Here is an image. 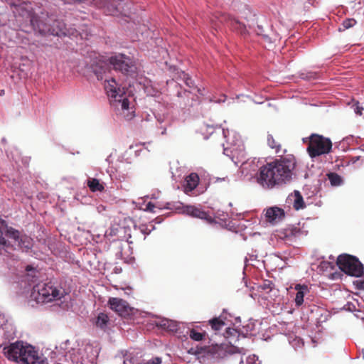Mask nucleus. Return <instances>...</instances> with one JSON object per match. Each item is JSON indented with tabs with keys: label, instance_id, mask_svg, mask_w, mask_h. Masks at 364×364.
I'll list each match as a JSON object with an SVG mask.
<instances>
[{
	"label": "nucleus",
	"instance_id": "1",
	"mask_svg": "<svg viewBox=\"0 0 364 364\" xmlns=\"http://www.w3.org/2000/svg\"><path fill=\"white\" fill-rule=\"evenodd\" d=\"M296 160L289 155L260 167L257 182L264 189H273L289 183L295 177Z\"/></svg>",
	"mask_w": 364,
	"mask_h": 364
},
{
	"label": "nucleus",
	"instance_id": "2",
	"mask_svg": "<svg viewBox=\"0 0 364 364\" xmlns=\"http://www.w3.org/2000/svg\"><path fill=\"white\" fill-rule=\"evenodd\" d=\"M105 90L115 114L120 119H132L135 116L133 97L127 94L113 77L105 80Z\"/></svg>",
	"mask_w": 364,
	"mask_h": 364
},
{
	"label": "nucleus",
	"instance_id": "3",
	"mask_svg": "<svg viewBox=\"0 0 364 364\" xmlns=\"http://www.w3.org/2000/svg\"><path fill=\"white\" fill-rule=\"evenodd\" d=\"M31 247V239L18 230L9 227L0 215V255L11 257L15 260L11 251L21 250L27 251Z\"/></svg>",
	"mask_w": 364,
	"mask_h": 364
},
{
	"label": "nucleus",
	"instance_id": "4",
	"mask_svg": "<svg viewBox=\"0 0 364 364\" xmlns=\"http://www.w3.org/2000/svg\"><path fill=\"white\" fill-rule=\"evenodd\" d=\"M31 24L36 32L41 35L54 36L75 37L78 31L75 28H68L65 23L60 21L55 14L41 13V16L33 15L31 18Z\"/></svg>",
	"mask_w": 364,
	"mask_h": 364
},
{
	"label": "nucleus",
	"instance_id": "5",
	"mask_svg": "<svg viewBox=\"0 0 364 364\" xmlns=\"http://www.w3.org/2000/svg\"><path fill=\"white\" fill-rule=\"evenodd\" d=\"M4 353L11 360L24 364H48V359L33 346L23 341H16L4 346Z\"/></svg>",
	"mask_w": 364,
	"mask_h": 364
},
{
	"label": "nucleus",
	"instance_id": "6",
	"mask_svg": "<svg viewBox=\"0 0 364 364\" xmlns=\"http://www.w3.org/2000/svg\"><path fill=\"white\" fill-rule=\"evenodd\" d=\"M64 291L59 289L52 283H39L34 286L31 293V299L38 304L48 303L60 299Z\"/></svg>",
	"mask_w": 364,
	"mask_h": 364
},
{
	"label": "nucleus",
	"instance_id": "7",
	"mask_svg": "<svg viewBox=\"0 0 364 364\" xmlns=\"http://www.w3.org/2000/svg\"><path fill=\"white\" fill-rule=\"evenodd\" d=\"M223 134L226 139V144H223V154L231 158L232 161L235 157L245 158V146L240 136L233 131L224 129H223Z\"/></svg>",
	"mask_w": 364,
	"mask_h": 364
},
{
	"label": "nucleus",
	"instance_id": "8",
	"mask_svg": "<svg viewBox=\"0 0 364 364\" xmlns=\"http://www.w3.org/2000/svg\"><path fill=\"white\" fill-rule=\"evenodd\" d=\"M108 60L117 72L131 77L136 75L137 67L132 57L122 53H115L109 57Z\"/></svg>",
	"mask_w": 364,
	"mask_h": 364
},
{
	"label": "nucleus",
	"instance_id": "9",
	"mask_svg": "<svg viewBox=\"0 0 364 364\" xmlns=\"http://www.w3.org/2000/svg\"><path fill=\"white\" fill-rule=\"evenodd\" d=\"M303 141L304 143H309L307 151L312 159L329 153L332 147L330 139L315 134H311L309 138H304Z\"/></svg>",
	"mask_w": 364,
	"mask_h": 364
},
{
	"label": "nucleus",
	"instance_id": "10",
	"mask_svg": "<svg viewBox=\"0 0 364 364\" xmlns=\"http://www.w3.org/2000/svg\"><path fill=\"white\" fill-rule=\"evenodd\" d=\"M336 264L339 269L346 274L359 277L364 272L363 264L355 257L348 254H343L338 257Z\"/></svg>",
	"mask_w": 364,
	"mask_h": 364
},
{
	"label": "nucleus",
	"instance_id": "11",
	"mask_svg": "<svg viewBox=\"0 0 364 364\" xmlns=\"http://www.w3.org/2000/svg\"><path fill=\"white\" fill-rule=\"evenodd\" d=\"M179 77L184 81L186 86L192 89V91L185 90L183 92H178L177 96L178 97H187L188 100L186 105L191 107L193 106L198 99V95H205V89L195 85L193 80L185 72H181Z\"/></svg>",
	"mask_w": 364,
	"mask_h": 364
},
{
	"label": "nucleus",
	"instance_id": "12",
	"mask_svg": "<svg viewBox=\"0 0 364 364\" xmlns=\"http://www.w3.org/2000/svg\"><path fill=\"white\" fill-rule=\"evenodd\" d=\"M224 336L226 339L228 340V342L230 345H225L220 348V351L223 353V358L228 357V355H232L235 353H245L244 348H240L232 345L233 343H235L237 341H238L240 337V333L235 328H227L224 333Z\"/></svg>",
	"mask_w": 364,
	"mask_h": 364
},
{
	"label": "nucleus",
	"instance_id": "13",
	"mask_svg": "<svg viewBox=\"0 0 364 364\" xmlns=\"http://www.w3.org/2000/svg\"><path fill=\"white\" fill-rule=\"evenodd\" d=\"M176 210H177L180 213L187 215L188 216L200 218L205 220L208 223H214V219L208 214L207 212L203 210L200 205H183L181 203H179L175 207Z\"/></svg>",
	"mask_w": 364,
	"mask_h": 364
},
{
	"label": "nucleus",
	"instance_id": "14",
	"mask_svg": "<svg viewBox=\"0 0 364 364\" xmlns=\"http://www.w3.org/2000/svg\"><path fill=\"white\" fill-rule=\"evenodd\" d=\"M294 289L296 291L294 297L295 306L297 308L309 306L311 301L309 287L305 284H298L295 285Z\"/></svg>",
	"mask_w": 364,
	"mask_h": 364
},
{
	"label": "nucleus",
	"instance_id": "15",
	"mask_svg": "<svg viewBox=\"0 0 364 364\" xmlns=\"http://www.w3.org/2000/svg\"><path fill=\"white\" fill-rule=\"evenodd\" d=\"M105 12L112 16L122 15L129 16L132 13L130 4L125 3L124 0L114 1L107 4Z\"/></svg>",
	"mask_w": 364,
	"mask_h": 364
},
{
	"label": "nucleus",
	"instance_id": "16",
	"mask_svg": "<svg viewBox=\"0 0 364 364\" xmlns=\"http://www.w3.org/2000/svg\"><path fill=\"white\" fill-rule=\"evenodd\" d=\"M109 304L111 309L121 316H129L134 312V308H132L126 301L119 298L109 299Z\"/></svg>",
	"mask_w": 364,
	"mask_h": 364
},
{
	"label": "nucleus",
	"instance_id": "17",
	"mask_svg": "<svg viewBox=\"0 0 364 364\" xmlns=\"http://www.w3.org/2000/svg\"><path fill=\"white\" fill-rule=\"evenodd\" d=\"M80 347L82 354L85 355V362L87 361L88 363H93L98 357L100 353L99 347L88 343H82Z\"/></svg>",
	"mask_w": 364,
	"mask_h": 364
},
{
	"label": "nucleus",
	"instance_id": "18",
	"mask_svg": "<svg viewBox=\"0 0 364 364\" xmlns=\"http://www.w3.org/2000/svg\"><path fill=\"white\" fill-rule=\"evenodd\" d=\"M264 215L267 221L276 224L284 218L285 213L281 208L273 206L266 209Z\"/></svg>",
	"mask_w": 364,
	"mask_h": 364
},
{
	"label": "nucleus",
	"instance_id": "19",
	"mask_svg": "<svg viewBox=\"0 0 364 364\" xmlns=\"http://www.w3.org/2000/svg\"><path fill=\"white\" fill-rule=\"evenodd\" d=\"M199 183L198 175L196 173H191L185 178L183 185V191L186 194L191 196L192 192L197 187Z\"/></svg>",
	"mask_w": 364,
	"mask_h": 364
},
{
	"label": "nucleus",
	"instance_id": "20",
	"mask_svg": "<svg viewBox=\"0 0 364 364\" xmlns=\"http://www.w3.org/2000/svg\"><path fill=\"white\" fill-rule=\"evenodd\" d=\"M67 359L71 360L73 364H83L85 363V355L82 354L80 345L77 344V347L72 348L65 354Z\"/></svg>",
	"mask_w": 364,
	"mask_h": 364
},
{
	"label": "nucleus",
	"instance_id": "21",
	"mask_svg": "<svg viewBox=\"0 0 364 364\" xmlns=\"http://www.w3.org/2000/svg\"><path fill=\"white\" fill-rule=\"evenodd\" d=\"M287 201L293 204L295 210H300L305 208V203L303 197L299 191H294V193L289 195Z\"/></svg>",
	"mask_w": 364,
	"mask_h": 364
},
{
	"label": "nucleus",
	"instance_id": "22",
	"mask_svg": "<svg viewBox=\"0 0 364 364\" xmlns=\"http://www.w3.org/2000/svg\"><path fill=\"white\" fill-rule=\"evenodd\" d=\"M122 360L123 364H135L137 360V356L134 350H122L116 358Z\"/></svg>",
	"mask_w": 364,
	"mask_h": 364
},
{
	"label": "nucleus",
	"instance_id": "23",
	"mask_svg": "<svg viewBox=\"0 0 364 364\" xmlns=\"http://www.w3.org/2000/svg\"><path fill=\"white\" fill-rule=\"evenodd\" d=\"M87 185L92 192H102L104 191L105 187L102 183L95 178H89L87 181Z\"/></svg>",
	"mask_w": 364,
	"mask_h": 364
},
{
	"label": "nucleus",
	"instance_id": "24",
	"mask_svg": "<svg viewBox=\"0 0 364 364\" xmlns=\"http://www.w3.org/2000/svg\"><path fill=\"white\" fill-rule=\"evenodd\" d=\"M327 178L332 186H341L343 184V178L337 173L331 172L327 174Z\"/></svg>",
	"mask_w": 364,
	"mask_h": 364
},
{
	"label": "nucleus",
	"instance_id": "25",
	"mask_svg": "<svg viewBox=\"0 0 364 364\" xmlns=\"http://www.w3.org/2000/svg\"><path fill=\"white\" fill-rule=\"evenodd\" d=\"M108 321L109 318L107 315L105 313H100L95 319V324L97 327L105 330L107 328Z\"/></svg>",
	"mask_w": 364,
	"mask_h": 364
},
{
	"label": "nucleus",
	"instance_id": "26",
	"mask_svg": "<svg viewBox=\"0 0 364 364\" xmlns=\"http://www.w3.org/2000/svg\"><path fill=\"white\" fill-rule=\"evenodd\" d=\"M140 85H142L144 92L149 96H154L156 94L155 89L152 87L151 81L147 79H143L139 82Z\"/></svg>",
	"mask_w": 364,
	"mask_h": 364
},
{
	"label": "nucleus",
	"instance_id": "27",
	"mask_svg": "<svg viewBox=\"0 0 364 364\" xmlns=\"http://www.w3.org/2000/svg\"><path fill=\"white\" fill-rule=\"evenodd\" d=\"M299 234V231L296 228L287 229L284 232V238L287 241H291Z\"/></svg>",
	"mask_w": 364,
	"mask_h": 364
},
{
	"label": "nucleus",
	"instance_id": "28",
	"mask_svg": "<svg viewBox=\"0 0 364 364\" xmlns=\"http://www.w3.org/2000/svg\"><path fill=\"white\" fill-rule=\"evenodd\" d=\"M210 324L212 328L215 331H219L225 325V322L220 317L213 318L210 320Z\"/></svg>",
	"mask_w": 364,
	"mask_h": 364
},
{
	"label": "nucleus",
	"instance_id": "29",
	"mask_svg": "<svg viewBox=\"0 0 364 364\" xmlns=\"http://www.w3.org/2000/svg\"><path fill=\"white\" fill-rule=\"evenodd\" d=\"M107 70V65L105 63H101L99 65H96L94 68V72L98 80H102V74L105 73Z\"/></svg>",
	"mask_w": 364,
	"mask_h": 364
},
{
	"label": "nucleus",
	"instance_id": "30",
	"mask_svg": "<svg viewBox=\"0 0 364 364\" xmlns=\"http://www.w3.org/2000/svg\"><path fill=\"white\" fill-rule=\"evenodd\" d=\"M318 267L320 271L328 272L333 269L334 262L328 261H321Z\"/></svg>",
	"mask_w": 364,
	"mask_h": 364
},
{
	"label": "nucleus",
	"instance_id": "31",
	"mask_svg": "<svg viewBox=\"0 0 364 364\" xmlns=\"http://www.w3.org/2000/svg\"><path fill=\"white\" fill-rule=\"evenodd\" d=\"M230 25L235 29L240 30L241 32H243L246 30V26L244 23H240L238 20L235 18H231L229 20Z\"/></svg>",
	"mask_w": 364,
	"mask_h": 364
},
{
	"label": "nucleus",
	"instance_id": "32",
	"mask_svg": "<svg viewBox=\"0 0 364 364\" xmlns=\"http://www.w3.org/2000/svg\"><path fill=\"white\" fill-rule=\"evenodd\" d=\"M273 283L269 280H264L262 284L259 285V288L266 293H269L272 291Z\"/></svg>",
	"mask_w": 364,
	"mask_h": 364
},
{
	"label": "nucleus",
	"instance_id": "33",
	"mask_svg": "<svg viewBox=\"0 0 364 364\" xmlns=\"http://www.w3.org/2000/svg\"><path fill=\"white\" fill-rule=\"evenodd\" d=\"M140 208L143 209L145 211H149V212H151V213H155V210H154L155 208L162 209V208L159 205L153 203L151 202L147 203L145 205L144 208L140 207Z\"/></svg>",
	"mask_w": 364,
	"mask_h": 364
},
{
	"label": "nucleus",
	"instance_id": "34",
	"mask_svg": "<svg viewBox=\"0 0 364 364\" xmlns=\"http://www.w3.org/2000/svg\"><path fill=\"white\" fill-rule=\"evenodd\" d=\"M154 229V225H153L151 223H149V225H142L141 226H140L141 232L145 235H148L149 234H150L151 232Z\"/></svg>",
	"mask_w": 364,
	"mask_h": 364
},
{
	"label": "nucleus",
	"instance_id": "35",
	"mask_svg": "<svg viewBox=\"0 0 364 364\" xmlns=\"http://www.w3.org/2000/svg\"><path fill=\"white\" fill-rule=\"evenodd\" d=\"M189 336L191 339L196 341H200L203 340L204 335L202 333H200L194 329H192L190 331Z\"/></svg>",
	"mask_w": 364,
	"mask_h": 364
},
{
	"label": "nucleus",
	"instance_id": "36",
	"mask_svg": "<svg viewBox=\"0 0 364 364\" xmlns=\"http://www.w3.org/2000/svg\"><path fill=\"white\" fill-rule=\"evenodd\" d=\"M289 343L294 349L299 348L304 345L302 339L299 337H295L292 340L289 341Z\"/></svg>",
	"mask_w": 364,
	"mask_h": 364
},
{
	"label": "nucleus",
	"instance_id": "37",
	"mask_svg": "<svg viewBox=\"0 0 364 364\" xmlns=\"http://www.w3.org/2000/svg\"><path fill=\"white\" fill-rule=\"evenodd\" d=\"M161 363H162L161 358L156 356V357H152L149 360H143L138 364H161Z\"/></svg>",
	"mask_w": 364,
	"mask_h": 364
},
{
	"label": "nucleus",
	"instance_id": "38",
	"mask_svg": "<svg viewBox=\"0 0 364 364\" xmlns=\"http://www.w3.org/2000/svg\"><path fill=\"white\" fill-rule=\"evenodd\" d=\"M154 117L156 119V127L164 124L165 123L166 119V115L164 114H154Z\"/></svg>",
	"mask_w": 364,
	"mask_h": 364
},
{
	"label": "nucleus",
	"instance_id": "39",
	"mask_svg": "<svg viewBox=\"0 0 364 364\" xmlns=\"http://www.w3.org/2000/svg\"><path fill=\"white\" fill-rule=\"evenodd\" d=\"M355 23L356 21L354 18H347L343 21L342 25L344 29H348L355 26Z\"/></svg>",
	"mask_w": 364,
	"mask_h": 364
},
{
	"label": "nucleus",
	"instance_id": "40",
	"mask_svg": "<svg viewBox=\"0 0 364 364\" xmlns=\"http://www.w3.org/2000/svg\"><path fill=\"white\" fill-rule=\"evenodd\" d=\"M247 363L248 364H260L261 362L259 361V358L257 355L253 354V355H249L247 358V360H246Z\"/></svg>",
	"mask_w": 364,
	"mask_h": 364
},
{
	"label": "nucleus",
	"instance_id": "41",
	"mask_svg": "<svg viewBox=\"0 0 364 364\" xmlns=\"http://www.w3.org/2000/svg\"><path fill=\"white\" fill-rule=\"evenodd\" d=\"M178 325L176 321L168 319V323L166 325V329L170 331H176Z\"/></svg>",
	"mask_w": 364,
	"mask_h": 364
},
{
	"label": "nucleus",
	"instance_id": "42",
	"mask_svg": "<svg viewBox=\"0 0 364 364\" xmlns=\"http://www.w3.org/2000/svg\"><path fill=\"white\" fill-rule=\"evenodd\" d=\"M267 143L268 145L272 149H278L280 146L276 143L275 140L271 134L267 136Z\"/></svg>",
	"mask_w": 364,
	"mask_h": 364
},
{
	"label": "nucleus",
	"instance_id": "43",
	"mask_svg": "<svg viewBox=\"0 0 364 364\" xmlns=\"http://www.w3.org/2000/svg\"><path fill=\"white\" fill-rule=\"evenodd\" d=\"M156 326L164 329H166V325L168 323V319L167 318H160L159 321L155 322Z\"/></svg>",
	"mask_w": 364,
	"mask_h": 364
},
{
	"label": "nucleus",
	"instance_id": "44",
	"mask_svg": "<svg viewBox=\"0 0 364 364\" xmlns=\"http://www.w3.org/2000/svg\"><path fill=\"white\" fill-rule=\"evenodd\" d=\"M202 350H203V348L196 347V348H190L188 352L190 354L198 355V354L201 353Z\"/></svg>",
	"mask_w": 364,
	"mask_h": 364
},
{
	"label": "nucleus",
	"instance_id": "45",
	"mask_svg": "<svg viewBox=\"0 0 364 364\" xmlns=\"http://www.w3.org/2000/svg\"><path fill=\"white\" fill-rule=\"evenodd\" d=\"M353 109H354V112L356 114L358 115H361L362 114V111L363 109V108L362 107H360L359 105H358V102H357L356 104L353 105Z\"/></svg>",
	"mask_w": 364,
	"mask_h": 364
},
{
	"label": "nucleus",
	"instance_id": "46",
	"mask_svg": "<svg viewBox=\"0 0 364 364\" xmlns=\"http://www.w3.org/2000/svg\"><path fill=\"white\" fill-rule=\"evenodd\" d=\"M301 77L304 80H310L314 77V74L313 73H309L306 74H301Z\"/></svg>",
	"mask_w": 364,
	"mask_h": 364
},
{
	"label": "nucleus",
	"instance_id": "47",
	"mask_svg": "<svg viewBox=\"0 0 364 364\" xmlns=\"http://www.w3.org/2000/svg\"><path fill=\"white\" fill-rule=\"evenodd\" d=\"M156 127L159 129L161 130V135H165L166 134V129H167L166 124H161V125L157 126Z\"/></svg>",
	"mask_w": 364,
	"mask_h": 364
},
{
	"label": "nucleus",
	"instance_id": "48",
	"mask_svg": "<svg viewBox=\"0 0 364 364\" xmlns=\"http://www.w3.org/2000/svg\"><path fill=\"white\" fill-rule=\"evenodd\" d=\"M357 288L360 290H364V279L357 281Z\"/></svg>",
	"mask_w": 364,
	"mask_h": 364
},
{
	"label": "nucleus",
	"instance_id": "49",
	"mask_svg": "<svg viewBox=\"0 0 364 364\" xmlns=\"http://www.w3.org/2000/svg\"><path fill=\"white\" fill-rule=\"evenodd\" d=\"M106 210V208L105 206H104L103 205H99L96 207V210L97 211V213H102L103 211H105Z\"/></svg>",
	"mask_w": 364,
	"mask_h": 364
},
{
	"label": "nucleus",
	"instance_id": "50",
	"mask_svg": "<svg viewBox=\"0 0 364 364\" xmlns=\"http://www.w3.org/2000/svg\"><path fill=\"white\" fill-rule=\"evenodd\" d=\"M257 29L255 30V31L257 32V35H263V33H262V32H263L262 26H261L259 25H257Z\"/></svg>",
	"mask_w": 364,
	"mask_h": 364
},
{
	"label": "nucleus",
	"instance_id": "51",
	"mask_svg": "<svg viewBox=\"0 0 364 364\" xmlns=\"http://www.w3.org/2000/svg\"><path fill=\"white\" fill-rule=\"evenodd\" d=\"M353 306V307L355 309V306H354L353 304L350 303V302H348V304H347L343 307V309H346V310H347V306L348 307V306Z\"/></svg>",
	"mask_w": 364,
	"mask_h": 364
},
{
	"label": "nucleus",
	"instance_id": "52",
	"mask_svg": "<svg viewBox=\"0 0 364 364\" xmlns=\"http://www.w3.org/2000/svg\"><path fill=\"white\" fill-rule=\"evenodd\" d=\"M69 342H70L69 340H67V341H65V343H61L60 348L64 349V347H63V346H66L68 343H69Z\"/></svg>",
	"mask_w": 364,
	"mask_h": 364
},
{
	"label": "nucleus",
	"instance_id": "53",
	"mask_svg": "<svg viewBox=\"0 0 364 364\" xmlns=\"http://www.w3.org/2000/svg\"><path fill=\"white\" fill-rule=\"evenodd\" d=\"M151 119H152V116L150 114H147L146 117H145L146 121H151Z\"/></svg>",
	"mask_w": 364,
	"mask_h": 364
},
{
	"label": "nucleus",
	"instance_id": "54",
	"mask_svg": "<svg viewBox=\"0 0 364 364\" xmlns=\"http://www.w3.org/2000/svg\"><path fill=\"white\" fill-rule=\"evenodd\" d=\"M85 0H70L71 3H81L84 1Z\"/></svg>",
	"mask_w": 364,
	"mask_h": 364
},
{
	"label": "nucleus",
	"instance_id": "55",
	"mask_svg": "<svg viewBox=\"0 0 364 364\" xmlns=\"http://www.w3.org/2000/svg\"><path fill=\"white\" fill-rule=\"evenodd\" d=\"M4 95V90H0V95Z\"/></svg>",
	"mask_w": 364,
	"mask_h": 364
},
{
	"label": "nucleus",
	"instance_id": "56",
	"mask_svg": "<svg viewBox=\"0 0 364 364\" xmlns=\"http://www.w3.org/2000/svg\"><path fill=\"white\" fill-rule=\"evenodd\" d=\"M224 98H225V96H224ZM218 102H225V99L223 100H220L219 101H218Z\"/></svg>",
	"mask_w": 364,
	"mask_h": 364
},
{
	"label": "nucleus",
	"instance_id": "57",
	"mask_svg": "<svg viewBox=\"0 0 364 364\" xmlns=\"http://www.w3.org/2000/svg\"><path fill=\"white\" fill-rule=\"evenodd\" d=\"M347 309H348V310H350V311H352V309H351V306H348V307L347 308Z\"/></svg>",
	"mask_w": 364,
	"mask_h": 364
},
{
	"label": "nucleus",
	"instance_id": "58",
	"mask_svg": "<svg viewBox=\"0 0 364 364\" xmlns=\"http://www.w3.org/2000/svg\"><path fill=\"white\" fill-rule=\"evenodd\" d=\"M109 176H110L111 179L112 180V179H113V178H112V174H109Z\"/></svg>",
	"mask_w": 364,
	"mask_h": 364
},
{
	"label": "nucleus",
	"instance_id": "59",
	"mask_svg": "<svg viewBox=\"0 0 364 364\" xmlns=\"http://www.w3.org/2000/svg\"><path fill=\"white\" fill-rule=\"evenodd\" d=\"M26 270L28 271L29 270V266H27L26 267Z\"/></svg>",
	"mask_w": 364,
	"mask_h": 364
},
{
	"label": "nucleus",
	"instance_id": "60",
	"mask_svg": "<svg viewBox=\"0 0 364 364\" xmlns=\"http://www.w3.org/2000/svg\"><path fill=\"white\" fill-rule=\"evenodd\" d=\"M331 259H333V261L334 260V257H330Z\"/></svg>",
	"mask_w": 364,
	"mask_h": 364
}]
</instances>
